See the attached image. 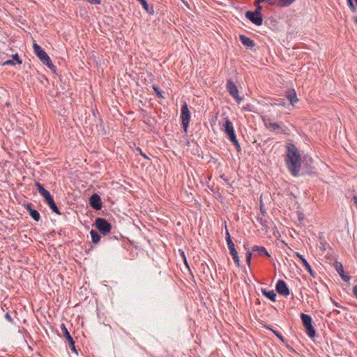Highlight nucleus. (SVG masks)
I'll return each mask as SVG.
<instances>
[{"mask_svg":"<svg viewBox=\"0 0 357 357\" xmlns=\"http://www.w3.org/2000/svg\"><path fill=\"white\" fill-rule=\"evenodd\" d=\"M227 90L229 93L237 100L239 103L242 100L238 96V91L236 85L231 81H227Z\"/></svg>","mask_w":357,"mask_h":357,"instance_id":"nucleus-8","label":"nucleus"},{"mask_svg":"<svg viewBox=\"0 0 357 357\" xmlns=\"http://www.w3.org/2000/svg\"><path fill=\"white\" fill-rule=\"evenodd\" d=\"M89 3L93 5H99L100 4V0H86Z\"/></svg>","mask_w":357,"mask_h":357,"instance_id":"nucleus-32","label":"nucleus"},{"mask_svg":"<svg viewBox=\"0 0 357 357\" xmlns=\"http://www.w3.org/2000/svg\"><path fill=\"white\" fill-rule=\"evenodd\" d=\"M5 318H6L8 321H10V322H11V323L13 321V319H12L11 316H10V314H9V313H8V312L5 314Z\"/></svg>","mask_w":357,"mask_h":357,"instance_id":"nucleus-34","label":"nucleus"},{"mask_svg":"<svg viewBox=\"0 0 357 357\" xmlns=\"http://www.w3.org/2000/svg\"><path fill=\"white\" fill-rule=\"evenodd\" d=\"M354 204L357 207V196H354Z\"/></svg>","mask_w":357,"mask_h":357,"instance_id":"nucleus-42","label":"nucleus"},{"mask_svg":"<svg viewBox=\"0 0 357 357\" xmlns=\"http://www.w3.org/2000/svg\"><path fill=\"white\" fill-rule=\"evenodd\" d=\"M222 130L227 135L229 139H235L236 135L234 132V126L228 117L225 118V123L222 124Z\"/></svg>","mask_w":357,"mask_h":357,"instance_id":"nucleus-6","label":"nucleus"},{"mask_svg":"<svg viewBox=\"0 0 357 357\" xmlns=\"http://www.w3.org/2000/svg\"><path fill=\"white\" fill-rule=\"evenodd\" d=\"M140 154L145 158H148V157L146 156V155L145 153H144L141 150H140Z\"/></svg>","mask_w":357,"mask_h":357,"instance_id":"nucleus-43","label":"nucleus"},{"mask_svg":"<svg viewBox=\"0 0 357 357\" xmlns=\"http://www.w3.org/2000/svg\"><path fill=\"white\" fill-rule=\"evenodd\" d=\"M277 291L280 295L287 296L289 294V290L283 280H279L276 285Z\"/></svg>","mask_w":357,"mask_h":357,"instance_id":"nucleus-11","label":"nucleus"},{"mask_svg":"<svg viewBox=\"0 0 357 357\" xmlns=\"http://www.w3.org/2000/svg\"><path fill=\"white\" fill-rule=\"evenodd\" d=\"M261 211L262 213H264V209H263V205H262V203L261 202Z\"/></svg>","mask_w":357,"mask_h":357,"instance_id":"nucleus-48","label":"nucleus"},{"mask_svg":"<svg viewBox=\"0 0 357 357\" xmlns=\"http://www.w3.org/2000/svg\"><path fill=\"white\" fill-rule=\"evenodd\" d=\"M182 255H183V260H184V262H185V265L188 267V262H187V259H186V258H185V255H184V252H182Z\"/></svg>","mask_w":357,"mask_h":357,"instance_id":"nucleus-38","label":"nucleus"},{"mask_svg":"<svg viewBox=\"0 0 357 357\" xmlns=\"http://www.w3.org/2000/svg\"><path fill=\"white\" fill-rule=\"evenodd\" d=\"M277 0H265V1L268 2L269 4L273 5L276 3Z\"/></svg>","mask_w":357,"mask_h":357,"instance_id":"nucleus-37","label":"nucleus"},{"mask_svg":"<svg viewBox=\"0 0 357 357\" xmlns=\"http://www.w3.org/2000/svg\"><path fill=\"white\" fill-rule=\"evenodd\" d=\"M33 48L34 53L40 59V60L43 62L44 65L47 66L50 69H53L55 68L48 54L39 45H38L37 43H33Z\"/></svg>","mask_w":357,"mask_h":357,"instance_id":"nucleus-2","label":"nucleus"},{"mask_svg":"<svg viewBox=\"0 0 357 357\" xmlns=\"http://www.w3.org/2000/svg\"><path fill=\"white\" fill-rule=\"evenodd\" d=\"M89 203L91 206L96 210H100L102 208V201L98 194L95 193L91 196Z\"/></svg>","mask_w":357,"mask_h":357,"instance_id":"nucleus-9","label":"nucleus"},{"mask_svg":"<svg viewBox=\"0 0 357 357\" xmlns=\"http://www.w3.org/2000/svg\"><path fill=\"white\" fill-rule=\"evenodd\" d=\"M274 333L280 339V340H282V337L280 335H279L277 332L275 331H273Z\"/></svg>","mask_w":357,"mask_h":357,"instance_id":"nucleus-46","label":"nucleus"},{"mask_svg":"<svg viewBox=\"0 0 357 357\" xmlns=\"http://www.w3.org/2000/svg\"><path fill=\"white\" fill-rule=\"evenodd\" d=\"M301 319L304 326L310 324L312 322L311 317L309 315L305 314H301Z\"/></svg>","mask_w":357,"mask_h":357,"instance_id":"nucleus-23","label":"nucleus"},{"mask_svg":"<svg viewBox=\"0 0 357 357\" xmlns=\"http://www.w3.org/2000/svg\"><path fill=\"white\" fill-rule=\"evenodd\" d=\"M251 254L250 253L248 255V256H247V264H248V265H250V259H251Z\"/></svg>","mask_w":357,"mask_h":357,"instance_id":"nucleus-39","label":"nucleus"},{"mask_svg":"<svg viewBox=\"0 0 357 357\" xmlns=\"http://www.w3.org/2000/svg\"><path fill=\"white\" fill-rule=\"evenodd\" d=\"M274 333L280 339V340H282V337L280 335H279L277 332L275 331H273Z\"/></svg>","mask_w":357,"mask_h":357,"instance_id":"nucleus-47","label":"nucleus"},{"mask_svg":"<svg viewBox=\"0 0 357 357\" xmlns=\"http://www.w3.org/2000/svg\"><path fill=\"white\" fill-rule=\"evenodd\" d=\"M35 185L37 187V189L38 190L40 195L44 198L45 202H47L53 199L50 192L45 189L42 184H40L39 182H36Z\"/></svg>","mask_w":357,"mask_h":357,"instance_id":"nucleus-10","label":"nucleus"},{"mask_svg":"<svg viewBox=\"0 0 357 357\" xmlns=\"http://www.w3.org/2000/svg\"><path fill=\"white\" fill-rule=\"evenodd\" d=\"M240 40H241L242 44L245 45V41H246L245 36V35H241L240 36Z\"/></svg>","mask_w":357,"mask_h":357,"instance_id":"nucleus-35","label":"nucleus"},{"mask_svg":"<svg viewBox=\"0 0 357 357\" xmlns=\"http://www.w3.org/2000/svg\"><path fill=\"white\" fill-rule=\"evenodd\" d=\"M295 0H280L278 5L281 7L287 6L291 4Z\"/></svg>","mask_w":357,"mask_h":357,"instance_id":"nucleus-24","label":"nucleus"},{"mask_svg":"<svg viewBox=\"0 0 357 357\" xmlns=\"http://www.w3.org/2000/svg\"><path fill=\"white\" fill-rule=\"evenodd\" d=\"M231 240V236L228 231V230L226 229V241Z\"/></svg>","mask_w":357,"mask_h":357,"instance_id":"nucleus-36","label":"nucleus"},{"mask_svg":"<svg viewBox=\"0 0 357 357\" xmlns=\"http://www.w3.org/2000/svg\"><path fill=\"white\" fill-rule=\"evenodd\" d=\"M227 244L229 250L235 249L234 243H233L232 240L227 241Z\"/></svg>","mask_w":357,"mask_h":357,"instance_id":"nucleus-28","label":"nucleus"},{"mask_svg":"<svg viewBox=\"0 0 357 357\" xmlns=\"http://www.w3.org/2000/svg\"><path fill=\"white\" fill-rule=\"evenodd\" d=\"M254 45V42L249 38H247V47H252Z\"/></svg>","mask_w":357,"mask_h":357,"instance_id":"nucleus-33","label":"nucleus"},{"mask_svg":"<svg viewBox=\"0 0 357 357\" xmlns=\"http://www.w3.org/2000/svg\"><path fill=\"white\" fill-rule=\"evenodd\" d=\"M287 98L292 105H294L298 100L294 90L288 93Z\"/></svg>","mask_w":357,"mask_h":357,"instance_id":"nucleus-18","label":"nucleus"},{"mask_svg":"<svg viewBox=\"0 0 357 357\" xmlns=\"http://www.w3.org/2000/svg\"><path fill=\"white\" fill-rule=\"evenodd\" d=\"M354 20L356 23H357V16L354 17Z\"/></svg>","mask_w":357,"mask_h":357,"instance_id":"nucleus-49","label":"nucleus"},{"mask_svg":"<svg viewBox=\"0 0 357 357\" xmlns=\"http://www.w3.org/2000/svg\"><path fill=\"white\" fill-rule=\"evenodd\" d=\"M61 329L63 336L66 338V340L68 341V343L69 344L70 349L75 352H77V351L75 349V342L64 324H62L61 325Z\"/></svg>","mask_w":357,"mask_h":357,"instance_id":"nucleus-7","label":"nucleus"},{"mask_svg":"<svg viewBox=\"0 0 357 357\" xmlns=\"http://www.w3.org/2000/svg\"><path fill=\"white\" fill-rule=\"evenodd\" d=\"M263 294L272 301H275L276 298V294L273 291L262 290Z\"/></svg>","mask_w":357,"mask_h":357,"instance_id":"nucleus-20","label":"nucleus"},{"mask_svg":"<svg viewBox=\"0 0 357 357\" xmlns=\"http://www.w3.org/2000/svg\"><path fill=\"white\" fill-rule=\"evenodd\" d=\"M274 333L280 339V340H282V337L280 335H279L277 332L275 331H273Z\"/></svg>","mask_w":357,"mask_h":357,"instance_id":"nucleus-45","label":"nucleus"},{"mask_svg":"<svg viewBox=\"0 0 357 357\" xmlns=\"http://www.w3.org/2000/svg\"><path fill=\"white\" fill-rule=\"evenodd\" d=\"M26 209L29 211L30 216L35 220L39 221L40 219V215L38 211L33 209L30 204H26L25 206Z\"/></svg>","mask_w":357,"mask_h":357,"instance_id":"nucleus-13","label":"nucleus"},{"mask_svg":"<svg viewBox=\"0 0 357 357\" xmlns=\"http://www.w3.org/2000/svg\"><path fill=\"white\" fill-rule=\"evenodd\" d=\"M181 119L182 121L183 129L185 132H187L190 120V112L186 103H184L181 107Z\"/></svg>","mask_w":357,"mask_h":357,"instance_id":"nucleus-4","label":"nucleus"},{"mask_svg":"<svg viewBox=\"0 0 357 357\" xmlns=\"http://www.w3.org/2000/svg\"><path fill=\"white\" fill-rule=\"evenodd\" d=\"M263 121L264 123L265 126L271 131H276L278 130H280V128L279 124L275 122H272L269 119L264 117Z\"/></svg>","mask_w":357,"mask_h":357,"instance_id":"nucleus-12","label":"nucleus"},{"mask_svg":"<svg viewBox=\"0 0 357 357\" xmlns=\"http://www.w3.org/2000/svg\"><path fill=\"white\" fill-rule=\"evenodd\" d=\"M229 252H230V255L232 256V258H233L235 264L238 266H239L240 261H239V257H238V252L236 251V249L231 250H229Z\"/></svg>","mask_w":357,"mask_h":357,"instance_id":"nucleus-19","label":"nucleus"},{"mask_svg":"<svg viewBox=\"0 0 357 357\" xmlns=\"http://www.w3.org/2000/svg\"><path fill=\"white\" fill-rule=\"evenodd\" d=\"M354 293L357 297V285L354 287Z\"/></svg>","mask_w":357,"mask_h":357,"instance_id":"nucleus-41","label":"nucleus"},{"mask_svg":"<svg viewBox=\"0 0 357 357\" xmlns=\"http://www.w3.org/2000/svg\"><path fill=\"white\" fill-rule=\"evenodd\" d=\"M15 63L13 59H9L3 62V66L15 65Z\"/></svg>","mask_w":357,"mask_h":357,"instance_id":"nucleus-31","label":"nucleus"},{"mask_svg":"<svg viewBox=\"0 0 357 357\" xmlns=\"http://www.w3.org/2000/svg\"><path fill=\"white\" fill-rule=\"evenodd\" d=\"M96 228L103 234H109L112 229V225L105 219L98 218L96 220Z\"/></svg>","mask_w":357,"mask_h":357,"instance_id":"nucleus-3","label":"nucleus"},{"mask_svg":"<svg viewBox=\"0 0 357 357\" xmlns=\"http://www.w3.org/2000/svg\"><path fill=\"white\" fill-rule=\"evenodd\" d=\"M305 328L306 330L307 335L310 337H314L315 336V331L314 330V328L312 327V324L305 326Z\"/></svg>","mask_w":357,"mask_h":357,"instance_id":"nucleus-22","label":"nucleus"},{"mask_svg":"<svg viewBox=\"0 0 357 357\" xmlns=\"http://www.w3.org/2000/svg\"><path fill=\"white\" fill-rule=\"evenodd\" d=\"M287 163L291 174L294 176H298L301 165V158L296 147L293 144H289L287 146Z\"/></svg>","mask_w":357,"mask_h":357,"instance_id":"nucleus-1","label":"nucleus"},{"mask_svg":"<svg viewBox=\"0 0 357 357\" xmlns=\"http://www.w3.org/2000/svg\"><path fill=\"white\" fill-rule=\"evenodd\" d=\"M274 333L280 339V340H282V337L280 335H279L277 332L275 331H273Z\"/></svg>","mask_w":357,"mask_h":357,"instance_id":"nucleus-44","label":"nucleus"},{"mask_svg":"<svg viewBox=\"0 0 357 357\" xmlns=\"http://www.w3.org/2000/svg\"><path fill=\"white\" fill-rule=\"evenodd\" d=\"M140 3H142V7L149 14H153L154 13V10H153V7H149L147 2H146V0H142V1H140Z\"/></svg>","mask_w":357,"mask_h":357,"instance_id":"nucleus-21","label":"nucleus"},{"mask_svg":"<svg viewBox=\"0 0 357 357\" xmlns=\"http://www.w3.org/2000/svg\"><path fill=\"white\" fill-rule=\"evenodd\" d=\"M347 3H348V6L349 7V8L353 11L354 12L356 10V8H355V6L352 1V0H347Z\"/></svg>","mask_w":357,"mask_h":357,"instance_id":"nucleus-29","label":"nucleus"},{"mask_svg":"<svg viewBox=\"0 0 357 357\" xmlns=\"http://www.w3.org/2000/svg\"><path fill=\"white\" fill-rule=\"evenodd\" d=\"M256 249H254V250H257L259 254H264L265 255L268 256V257H270V255L268 254V252L266 250V249L264 248V247H258V246H255L254 247Z\"/></svg>","mask_w":357,"mask_h":357,"instance_id":"nucleus-25","label":"nucleus"},{"mask_svg":"<svg viewBox=\"0 0 357 357\" xmlns=\"http://www.w3.org/2000/svg\"><path fill=\"white\" fill-rule=\"evenodd\" d=\"M90 234L91 237V241L93 243H98L100 241V236L96 231L93 229L91 230Z\"/></svg>","mask_w":357,"mask_h":357,"instance_id":"nucleus-16","label":"nucleus"},{"mask_svg":"<svg viewBox=\"0 0 357 357\" xmlns=\"http://www.w3.org/2000/svg\"><path fill=\"white\" fill-rule=\"evenodd\" d=\"M335 268L336 271H337V273L340 275V276L342 278V280H344V281H349V280L350 278L349 276L344 275L343 274V273H344L343 266H342V265L340 263L335 262Z\"/></svg>","mask_w":357,"mask_h":357,"instance_id":"nucleus-14","label":"nucleus"},{"mask_svg":"<svg viewBox=\"0 0 357 357\" xmlns=\"http://www.w3.org/2000/svg\"><path fill=\"white\" fill-rule=\"evenodd\" d=\"M261 10V6H257L255 12L247 11V18L252 21L256 25H261L262 24V17L260 14Z\"/></svg>","mask_w":357,"mask_h":357,"instance_id":"nucleus-5","label":"nucleus"},{"mask_svg":"<svg viewBox=\"0 0 357 357\" xmlns=\"http://www.w3.org/2000/svg\"><path fill=\"white\" fill-rule=\"evenodd\" d=\"M13 61L15 60L17 63H20V64L22 63V60L20 59V57L17 54L13 55Z\"/></svg>","mask_w":357,"mask_h":357,"instance_id":"nucleus-30","label":"nucleus"},{"mask_svg":"<svg viewBox=\"0 0 357 357\" xmlns=\"http://www.w3.org/2000/svg\"><path fill=\"white\" fill-rule=\"evenodd\" d=\"M139 2L142 1V0H138Z\"/></svg>","mask_w":357,"mask_h":357,"instance_id":"nucleus-50","label":"nucleus"},{"mask_svg":"<svg viewBox=\"0 0 357 357\" xmlns=\"http://www.w3.org/2000/svg\"><path fill=\"white\" fill-rule=\"evenodd\" d=\"M230 140L235 145V146L236 147L237 151H240L241 146H240V144H239L238 142L236 139V137H235L234 139H230Z\"/></svg>","mask_w":357,"mask_h":357,"instance_id":"nucleus-27","label":"nucleus"},{"mask_svg":"<svg viewBox=\"0 0 357 357\" xmlns=\"http://www.w3.org/2000/svg\"><path fill=\"white\" fill-rule=\"evenodd\" d=\"M46 204L49 206V207L56 214L60 215L61 212L59 211L58 207L56 206V204L54 203V199H51L49 202H46Z\"/></svg>","mask_w":357,"mask_h":357,"instance_id":"nucleus-17","label":"nucleus"},{"mask_svg":"<svg viewBox=\"0 0 357 357\" xmlns=\"http://www.w3.org/2000/svg\"><path fill=\"white\" fill-rule=\"evenodd\" d=\"M263 1H265V0H255V3L256 6H259L258 4L259 3H261V2H263Z\"/></svg>","mask_w":357,"mask_h":357,"instance_id":"nucleus-40","label":"nucleus"},{"mask_svg":"<svg viewBox=\"0 0 357 357\" xmlns=\"http://www.w3.org/2000/svg\"><path fill=\"white\" fill-rule=\"evenodd\" d=\"M153 89L154 91L155 92L158 97L163 98L162 91L161 90H160L158 86L153 85Z\"/></svg>","mask_w":357,"mask_h":357,"instance_id":"nucleus-26","label":"nucleus"},{"mask_svg":"<svg viewBox=\"0 0 357 357\" xmlns=\"http://www.w3.org/2000/svg\"><path fill=\"white\" fill-rule=\"evenodd\" d=\"M296 255L303 262V264L304 265V266L305 267V268L307 269V271L309 272V273L311 275H314L313 274V271L310 266V264H308V262L306 261V259L298 252H296Z\"/></svg>","mask_w":357,"mask_h":357,"instance_id":"nucleus-15","label":"nucleus"}]
</instances>
